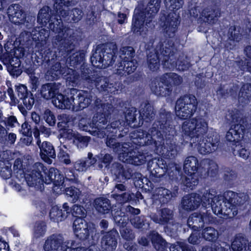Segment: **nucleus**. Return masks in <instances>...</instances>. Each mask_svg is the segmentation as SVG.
Wrapping results in <instances>:
<instances>
[{
  "label": "nucleus",
  "mask_w": 251,
  "mask_h": 251,
  "mask_svg": "<svg viewBox=\"0 0 251 251\" xmlns=\"http://www.w3.org/2000/svg\"><path fill=\"white\" fill-rule=\"evenodd\" d=\"M70 96V89L64 95L58 92L52 100V103L56 107L60 109H73V98H71Z\"/></svg>",
  "instance_id": "obj_30"
},
{
  "label": "nucleus",
  "mask_w": 251,
  "mask_h": 251,
  "mask_svg": "<svg viewBox=\"0 0 251 251\" xmlns=\"http://www.w3.org/2000/svg\"><path fill=\"white\" fill-rule=\"evenodd\" d=\"M51 11L50 8L48 6H44L41 8L38 15L37 21L38 22L43 25H45L48 23L50 21V19H52L53 16H51Z\"/></svg>",
  "instance_id": "obj_44"
},
{
  "label": "nucleus",
  "mask_w": 251,
  "mask_h": 251,
  "mask_svg": "<svg viewBox=\"0 0 251 251\" xmlns=\"http://www.w3.org/2000/svg\"><path fill=\"white\" fill-rule=\"evenodd\" d=\"M119 237V233L115 228L106 232L101 239L102 248L105 251H114L117 247Z\"/></svg>",
  "instance_id": "obj_28"
},
{
  "label": "nucleus",
  "mask_w": 251,
  "mask_h": 251,
  "mask_svg": "<svg viewBox=\"0 0 251 251\" xmlns=\"http://www.w3.org/2000/svg\"><path fill=\"white\" fill-rule=\"evenodd\" d=\"M113 219L117 226L119 227L122 237L126 241L132 240L134 234L132 230L126 226L129 221L128 216L122 210H119L114 213Z\"/></svg>",
  "instance_id": "obj_19"
},
{
  "label": "nucleus",
  "mask_w": 251,
  "mask_h": 251,
  "mask_svg": "<svg viewBox=\"0 0 251 251\" xmlns=\"http://www.w3.org/2000/svg\"><path fill=\"white\" fill-rule=\"evenodd\" d=\"M30 35L32 36L33 40L35 41L47 40L50 36V32L44 28L39 31H35L32 34L30 32L24 31L20 35L19 42L20 44L24 45L29 40Z\"/></svg>",
  "instance_id": "obj_31"
},
{
  "label": "nucleus",
  "mask_w": 251,
  "mask_h": 251,
  "mask_svg": "<svg viewBox=\"0 0 251 251\" xmlns=\"http://www.w3.org/2000/svg\"><path fill=\"white\" fill-rule=\"evenodd\" d=\"M89 165L88 164V161L85 160H79L74 164L73 168L67 169L65 172L66 178L71 183L77 184L79 182L78 175L75 172H82L85 171Z\"/></svg>",
  "instance_id": "obj_24"
},
{
  "label": "nucleus",
  "mask_w": 251,
  "mask_h": 251,
  "mask_svg": "<svg viewBox=\"0 0 251 251\" xmlns=\"http://www.w3.org/2000/svg\"><path fill=\"white\" fill-rule=\"evenodd\" d=\"M128 218L129 221L134 227L137 229L143 228V226L145 225L143 217L137 215L135 217L128 216Z\"/></svg>",
  "instance_id": "obj_57"
},
{
  "label": "nucleus",
  "mask_w": 251,
  "mask_h": 251,
  "mask_svg": "<svg viewBox=\"0 0 251 251\" xmlns=\"http://www.w3.org/2000/svg\"><path fill=\"white\" fill-rule=\"evenodd\" d=\"M162 156V155H161ZM154 158L148 163L147 168L151 176L160 178L167 174L169 179L172 182H179L182 177L181 166L170 161L176 158Z\"/></svg>",
  "instance_id": "obj_7"
},
{
  "label": "nucleus",
  "mask_w": 251,
  "mask_h": 251,
  "mask_svg": "<svg viewBox=\"0 0 251 251\" xmlns=\"http://www.w3.org/2000/svg\"><path fill=\"white\" fill-rule=\"evenodd\" d=\"M47 231V225L43 221H37L33 227V234L36 238L43 237Z\"/></svg>",
  "instance_id": "obj_49"
},
{
  "label": "nucleus",
  "mask_w": 251,
  "mask_h": 251,
  "mask_svg": "<svg viewBox=\"0 0 251 251\" xmlns=\"http://www.w3.org/2000/svg\"><path fill=\"white\" fill-rule=\"evenodd\" d=\"M160 0H151L146 11L139 12L135 9L132 24V31L137 35L144 36L148 30V26L153 16L158 11L160 6Z\"/></svg>",
  "instance_id": "obj_9"
},
{
  "label": "nucleus",
  "mask_w": 251,
  "mask_h": 251,
  "mask_svg": "<svg viewBox=\"0 0 251 251\" xmlns=\"http://www.w3.org/2000/svg\"><path fill=\"white\" fill-rule=\"evenodd\" d=\"M157 223L162 225H174V212L168 208H163L159 211Z\"/></svg>",
  "instance_id": "obj_40"
},
{
  "label": "nucleus",
  "mask_w": 251,
  "mask_h": 251,
  "mask_svg": "<svg viewBox=\"0 0 251 251\" xmlns=\"http://www.w3.org/2000/svg\"><path fill=\"white\" fill-rule=\"evenodd\" d=\"M0 123H3L7 127H13L15 126V124L19 125L17 119L14 116H10L6 118L0 115Z\"/></svg>",
  "instance_id": "obj_56"
},
{
  "label": "nucleus",
  "mask_w": 251,
  "mask_h": 251,
  "mask_svg": "<svg viewBox=\"0 0 251 251\" xmlns=\"http://www.w3.org/2000/svg\"><path fill=\"white\" fill-rule=\"evenodd\" d=\"M164 4L166 7L173 11L167 16L161 17V20L163 22L162 25L164 35L169 38L173 37L177 29L179 24V15L175 11L182 7L184 4L183 0H165Z\"/></svg>",
  "instance_id": "obj_11"
},
{
  "label": "nucleus",
  "mask_w": 251,
  "mask_h": 251,
  "mask_svg": "<svg viewBox=\"0 0 251 251\" xmlns=\"http://www.w3.org/2000/svg\"><path fill=\"white\" fill-rule=\"evenodd\" d=\"M216 95L220 100L226 99L229 96L228 89L225 85L220 84L216 90Z\"/></svg>",
  "instance_id": "obj_62"
},
{
  "label": "nucleus",
  "mask_w": 251,
  "mask_h": 251,
  "mask_svg": "<svg viewBox=\"0 0 251 251\" xmlns=\"http://www.w3.org/2000/svg\"><path fill=\"white\" fill-rule=\"evenodd\" d=\"M93 205L97 211L100 214H106L111 213L113 217V214L117 210L114 209L113 205L111 204L109 199L106 197H100L96 198L93 201Z\"/></svg>",
  "instance_id": "obj_26"
},
{
  "label": "nucleus",
  "mask_w": 251,
  "mask_h": 251,
  "mask_svg": "<svg viewBox=\"0 0 251 251\" xmlns=\"http://www.w3.org/2000/svg\"><path fill=\"white\" fill-rule=\"evenodd\" d=\"M202 229L201 235L205 240L211 242H215L217 241L219 233L216 229L211 226L204 227Z\"/></svg>",
  "instance_id": "obj_47"
},
{
  "label": "nucleus",
  "mask_w": 251,
  "mask_h": 251,
  "mask_svg": "<svg viewBox=\"0 0 251 251\" xmlns=\"http://www.w3.org/2000/svg\"><path fill=\"white\" fill-rule=\"evenodd\" d=\"M49 23V28L57 35L55 37V43L63 41L65 44L64 48L66 51H69L72 50L73 41L74 40V31L73 29L64 27L61 19L54 17L50 19Z\"/></svg>",
  "instance_id": "obj_13"
},
{
  "label": "nucleus",
  "mask_w": 251,
  "mask_h": 251,
  "mask_svg": "<svg viewBox=\"0 0 251 251\" xmlns=\"http://www.w3.org/2000/svg\"><path fill=\"white\" fill-rule=\"evenodd\" d=\"M85 209L86 208L82 205L74 204L72 208H70V213L75 218H80L84 219L86 216Z\"/></svg>",
  "instance_id": "obj_55"
},
{
  "label": "nucleus",
  "mask_w": 251,
  "mask_h": 251,
  "mask_svg": "<svg viewBox=\"0 0 251 251\" xmlns=\"http://www.w3.org/2000/svg\"><path fill=\"white\" fill-rule=\"evenodd\" d=\"M6 67L9 75L13 77L20 76L23 72V68L24 64H3Z\"/></svg>",
  "instance_id": "obj_50"
},
{
  "label": "nucleus",
  "mask_w": 251,
  "mask_h": 251,
  "mask_svg": "<svg viewBox=\"0 0 251 251\" xmlns=\"http://www.w3.org/2000/svg\"><path fill=\"white\" fill-rule=\"evenodd\" d=\"M74 243L75 241H72L71 246L69 247V242H64L62 234L54 233L50 235L45 241L44 249L46 251H72Z\"/></svg>",
  "instance_id": "obj_18"
},
{
  "label": "nucleus",
  "mask_w": 251,
  "mask_h": 251,
  "mask_svg": "<svg viewBox=\"0 0 251 251\" xmlns=\"http://www.w3.org/2000/svg\"><path fill=\"white\" fill-rule=\"evenodd\" d=\"M54 3L53 4V9L55 10L56 14L60 17H62L65 20L70 22L74 21L75 22L79 21L82 17V11L78 8H74L72 9L70 13L69 12V6H71L75 1L72 2L70 5L66 6L67 8H65V4H64V1L61 3V8L60 10L57 9L55 7V4L56 3L55 0H54Z\"/></svg>",
  "instance_id": "obj_23"
},
{
  "label": "nucleus",
  "mask_w": 251,
  "mask_h": 251,
  "mask_svg": "<svg viewBox=\"0 0 251 251\" xmlns=\"http://www.w3.org/2000/svg\"><path fill=\"white\" fill-rule=\"evenodd\" d=\"M121 54L120 58L121 61L119 63L124 62H132L133 58L135 55V50L132 47L127 46L124 47L120 49Z\"/></svg>",
  "instance_id": "obj_48"
},
{
  "label": "nucleus",
  "mask_w": 251,
  "mask_h": 251,
  "mask_svg": "<svg viewBox=\"0 0 251 251\" xmlns=\"http://www.w3.org/2000/svg\"><path fill=\"white\" fill-rule=\"evenodd\" d=\"M137 108L134 107L128 108L125 112V119L128 125L131 126L137 122L136 117L139 113Z\"/></svg>",
  "instance_id": "obj_52"
},
{
  "label": "nucleus",
  "mask_w": 251,
  "mask_h": 251,
  "mask_svg": "<svg viewBox=\"0 0 251 251\" xmlns=\"http://www.w3.org/2000/svg\"><path fill=\"white\" fill-rule=\"evenodd\" d=\"M110 171L114 179L120 183H125L133 176V170L129 167L118 162L113 163Z\"/></svg>",
  "instance_id": "obj_20"
},
{
  "label": "nucleus",
  "mask_w": 251,
  "mask_h": 251,
  "mask_svg": "<svg viewBox=\"0 0 251 251\" xmlns=\"http://www.w3.org/2000/svg\"><path fill=\"white\" fill-rule=\"evenodd\" d=\"M82 76L84 80L94 85L100 92L109 94H117L119 89L116 86V83H109L108 78L100 75L97 72H93L90 69H87L85 72L84 68H82Z\"/></svg>",
  "instance_id": "obj_14"
},
{
  "label": "nucleus",
  "mask_w": 251,
  "mask_h": 251,
  "mask_svg": "<svg viewBox=\"0 0 251 251\" xmlns=\"http://www.w3.org/2000/svg\"><path fill=\"white\" fill-rule=\"evenodd\" d=\"M251 99V83L244 84L238 95V101L244 105L248 104Z\"/></svg>",
  "instance_id": "obj_42"
},
{
  "label": "nucleus",
  "mask_w": 251,
  "mask_h": 251,
  "mask_svg": "<svg viewBox=\"0 0 251 251\" xmlns=\"http://www.w3.org/2000/svg\"><path fill=\"white\" fill-rule=\"evenodd\" d=\"M58 91L55 83H47L42 85L40 93L41 97L47 100L54 98Z\"/></svg>",
  "instance_id": "obj_39"
},
{
  "label": "nucleus",
  "mask_w": 251,
  "mask_h": 251,
  "mask_svg": "<svg viewBox=\"0 0 251 251\" xmlns=\"http://www.w3.org/2000/svg\"><path fill=\"white\" fill-rule=\"evenodd\" d=\"M227 36L230 40L239 42L242 38L240 27L236 25L231 26L228 29Z\"/></svg>",
  "instance_id": "obj_51"
},
{
  "label": "nucleus",
  "mask_w": 251,
  "mask_h": 251,
  "mask_svg": "<svg viewBox=\"0 0 251 251\" xmlns=\"http://www.w3.org/2000/svg\"><path fill=\"white\" fill-rule=\"evenodd\" d=\"M65 191V193L68 200L71 201L73 203H75L78 201L81 195V191L80 189L73 185H71L69 187H63Z\"/></svg>",
  "instance_id": "obj_45"
},
{
  "label": "nucleus",
  "mask_w": 251,
  "mask_h": 251,
  "mask_svg": "<svg viewBox=\"0 0 251 251\" xmlns=\"http://www.w3.org/2000/svg\"><path fill=\"white\" fill-rule=\"evenodd\" d=\"M101 51L100 48L98 46L95 52L91 57V63H102L104 60L105 57Z\"/></svg>",
  "instance_id": "obj_60"
},
{
  "label": "nucleus",
  "mask_w": 251,
  "mask_h": 251,
  "mask_svg": "<svg viewBox=\"0 0 251 251\" xmlns=\"http://www.w3.org/2000/svg\"><path fill=\"white\" fill-rule=\"evenodd\" d=\"M16 91L18 98L22 100L25 108L28 110H30L35 101L32 93L28 91L26 86L23 84L16 86Z\"/></svg>",
  "instance_id": "obj_27"
},
{
  "label": "nucleus",
  "mask_w": 251,
  "mask_h": 251,
  "mask_svg": "<svg viewBox=\"0 0 251 251\" xmlns=\"http://www.w3.org/2000/svg\"><path fill=\"white\" fill-rule=\"evenodd\" d=\"M40 155L41 159L49 164H51V158L55 159L56 152L52 144L48 141H44L40 147Z\"/></svg>",
  "instance_id": "obj_32"
},
{
  "label": "nucleus",
  "mask_w": 251,
  "mask_h": 251,
  "mask_svg": "<svg viewBox=\"0 0 251 251\" xmlns=\"http://www.w3.org/2000/svg\"><path fill=\"white\" fill-rule=\"evenodd\" d=\"M48 66L52 65L50 69L46 73V77L48 80L54 81L62 77L64 74L65 65L62 64H47Z\"/></svg>",
  "instance_id": "obj_37"
},
{
  "label": "nucleus",
  "mask_w": 251,
  "mask_h": 251,
  "mask_svg": "<svg viewBox=\"0 0 251 251\" xmlns=\"http://www.w3.org/2000/svg\"><path fill=\"white\" fill-rule=\"evenodd\" d=\"M70 208L67 202L63 204L62 209L58 205L51 207L49 216L50 220L54 222L59 223L64 221L70 214Z\"/></svg>",
  "instance_id": "obj_29"
},
{
  "label": "nucleus",
  "mask_w": 251,
  "mask_h": 251,
  "mask_svg": "<svg viewBox=\"0 0 251 251\" xmlns=\"http://www.w3.org/2000/svg\"><path fill=\"white\" fill-rule=\"evenodd\" d=\"M113 159V157L110 154L100 153L93 158V160H95L93 164L98 162V166L100 169H102L103 166L105 168H107L109 166Z\"/></svg>",
  "instance_id": "obj_46"
},
{
  "label": "nucleus",
  "mask_w": 251,
  "mask_h": 251,
  "mask_svg": "<svg viewBox=\"0 0 251 251\" xmlns=\"http://www.w3.org/2000/svg\"><path fill=\"white\" fill-rule=\"evenodd\" d=\"M139 113V122L143 124L144 122L150 123L153 121L155 116V111L149 103H146L144 107L138 112Z\"/></svg>",
  "instance_id": "obj_38"
},
{
  "label": "nucleus",
  "mask_w": 251,
  "mask_h": 251,
  "mask_svg": "<svg viewBox=\"0 0 251 251\" xmlns=\"http://www.w3.org/2000/svg\"><path fill=\"white\" fill-rule=\"evenodd\" d=\"M238 194L232 191L225 192L222 197H219L215 189L206 190L202 196L196 193L184 196L181 201V207L186 211H191L198 208L201 204L205 209L211 208L213 213L217 215L232 213L233 216L237 214L238 207L242 204Z\"/></svg>",
  "instance_id": "obj_2"
},
{
  "label": "nucleus",
  "mask_w": 251,
  "mask_h": 251,
  "mask_svg": "<svg viewBox=\"0 0 251 251\" xmlns=\"http://www.w3.org/2000/svg\"><path fill=\"white\" fill-rule=\"evenodd\" d=\"M211 221V216L204 213L195 212L187 220V225L194 231H198L204 227V225Z\"/></svg>",
  "instance_id": "obj_22"
},
{
  "label": "nucleus",
  "mask_w": 251,
  "mask_h": 251,
  "mask_svg": "<svg viewBox=\"0 0 251 251\" xmlns=\"http://www.w3.org/2000/svg\"><path fill=\"white\" fill-rule=\"evenodd\" d=\"M183 170L187 175L183 176L180 179L185 191L192 190L195 188L199 182L200 179L208 177L212 180L218 174V166L212 160H209L206 168L201 166V162L199 163L198 158L194 156L187 157L184 162Z\"/></svg>",
  "instance_id": "obj_5"
},
{
  "label": "nucleus",
  "mask_w": 251,
  "mask_h": 251,
  "mask_svg": "<svg viewBox=\"0 0 251 251\" xmlns=\"http://www.w3.org/2000/svg\"><path fill=\"white\" fill-rule=\"evenodd\" d=\"M151 133L142 129L132 131L129 134L131 142L123 147V152L121 153L123 159L134 166L145 164L149 152L140 148L148 146L159 155L170 158L177 156L178 151L175 138L177 131L171 112L164 109L159 113L152 125Z\"/></svg>",
  "instance_id": "obj_1"
},
{
  "label": "nucleus",
  "mask_w": 251,
  "mask_h": 251,
  "mask_svg": "<svg viewBox=\"0 0 251 251\" xmlns=\"http://www.w3.org/2000/svg\"><path fill=\"white\" fill-rule=\"evenodd\" d=\"M58 130L61 137L68 139L73 133L72 130L69 128L70 119L66 114L60 115L58 117Z\"/></svg>",
  "instance_id": "obj_35"
},
{
  "label": "nucleus",
  "mask_w": 251,
  "mask_h": 251,
  "mask_svg": "<svg viewBox=\"0 0 251 251\" xmlns=\"http://www.w3.org/2000/svg\"><path fill=\"white\" fill-rule=\"evenodd\" d=\"M198 100L193 95H185L179 98L176 103V113L180 120H188L196 112Z\"/></svg>",
  "instance_id": "obj_15"
},
{
  "label": "nucleus",
  "mask_w": 251,
  "mask_h": 251,
  "mask_svg": "<svg viewBox=\"0 0 251 251\" xmlns=\"http://www.w3.org/2000/svg\"><path fill=\"white\" fill-rule=\"evenodd\" d=\"M229 116L231 123L234 124L231 125L226 132V139L227 145L231 147V150L234 153L235 148L241 145V141L244 138L248 123L245 118L240 117L238 110H231Z\"/></svg>",
  "instance_id": "obj_8"
},
{
  "label": "nucleus",
  "mask_w": 251,
  "mask_h": 251,
  "mask_svg": "<svg viewBox=\"0 0 251 251\" xmlns=\"http://www.w3.org/2000/svg\"><path fill=\"white\" fill-rule=\"evenodd\" d=\"M170 251H196L195 248L185 243L179 242L178 244H172L169 247Z\"/></svg>",
  "instance_id": "obj_54"
},
{
  "label": "nucleus",
  "mask_w": 251,
  "mask_h": 251,
  "mask_svg": "<svg viewBox=\"0 0 251 251\" xmlns=\"http://www.w3.org/2000/svg\"><path fill=\"white\" fill-rule=\"evenodd\" d=\"M25 180L29 187H34L37 190L44 191V184L53 183L54 186L61 188L65 187L67 181L66 176L61 174L57 169L50 168L48 169L43 163L36 162L32 166L31 171L25 176Z\"/></svg>",
  "instance_id": "obj_6"
},
{
  "label": "nucleus",
  "mask_w": 251,
  "mask_h": 251,
  "mask_svg": "<svg viewBox=\"0 0 251 251\" xmlns=\"http://www.w3.org/2000/svg\"><path fill=\"white\" fill-rule=\"evenodd\" d=\"M70 98H73V110L80 111L88 107L92 103L93 96L87 91L72 88L70 89Z\"/></svg>",
  "instance_id": "obj_16"
},
{
  "label": "nucleus",
  "mask_w": 251,
  "mask_h": 251,
  "mask_svg": "<svg viewBox=\"0 0 251 251\" xmlns=\"http://www.w3.org/2000/svg\"><path fill=\"white\" fill-rule=\"evenodd\" d=\"M221 15L220 8L216 6L207 7L203 10L201 13L203 21L210 25L216 23Z\"/></svg>",
  "instance_id": "obj_34"
},
{
  "label": "nucleus",
  "mask_w": 251,
  "mask_h": 251,
  "mask_svg": "<svg viewBox=\"0 0 251 251\" xmlns=\"http://www.w3.org/2000/svg\"><path fill=\"white\" fill-rule=\"evenodd\" d=\"M76 239L86 246H92L97 244L100 237L94 225L83 218H75L73 225Z\"/></svg>",
  "instance_id": "obj_10"
},
{
  "label": "nucleus",
  "mask_w": 251,
  "mask_h": 251,
  "mask_svg": "<svg viewBox=\"0 0 251 251\" xmlns=\"http://www.w3.org/2000/svg\"><path fill=\"white\" fill-rule=\"evenodd\" d=\"M122 210V211L125 212L128 216H136L140 213V210L138 208H135L130 205L127 206L126 208H118L117 210Z\"/></svg>",
  "instance_id": "obj_64"
},
{
  "label": "nucleus",
  "mask_w": 251,
  "mask_h": 251,
  "mask_svg": "<svg viewBox=\"0 0 251 251\" xmlns=\"http://www.w3.org/2000/svg\"><path fill=\"white\" fill-rule=\"evenodd\" d=\"M45 121L50 126H53L56 123V118L53 113L50 109H46L44 114Z\"/></svg>",
  "instance_id": "obj_63"
},
{
  "label": "nucleus",
  "mask_w": 251,
  "mask_h": 251,
  "mask_svg": "<svg viewBox=\"0 0 251 251\" xmlns=\"http://www.w3.org/2000/svg\"><path fill=\"white\" fill-rule=\"evenodd\" d=\"M182 78L174 73H166L160 77V82L153 80L150 84L152 92L158 96L166 97L171 95L174 86L181 83Z\"/></svg>",
  "instance_id": "obj_12"
},
{
  "label": "nucleus",
  "mask_w": 251,
  "mask_h": 251,
  "mask_svg": "<svg viewBox=\"0 0 251 251\" xmlns=\"http://www.w3.org/2000/svg\"><path fill=\"white\" fill-rule=\"evenodd\" d=\"M68 139H73L74 144L78 148L87 147L91 139L90 136L82 135L78 132H73Z\"/></svg>",
  "instance_id": "obj_41"
},
{
  "label": "nucleus",
  "mask_w": 251,
  "mask_h": 251,
  "mask_svg": "<svg viewBox=\"0 0 251 251\" xmlns=\"http://www.w3.org/2000/svg\"><path fill=\"white\" fill-rule=\"evenodd\" d=\"M23 65V72L28 75H35V70L40 66L44 64H24Z\"/></svg>",
  "instance_id": "obj_59"
},
{
  "label": "nucleus",
  "mask_w": 251,
  "mask_h": 251,
  "mask_svg": "<svg viewBox=\"0 0 251 251\" xmlns=\"http://www.w3.org/2000/svg\"><path fill=\"white\" fill-rule=\"evenodd\" d=\"M248 240L239 234L236 235L231 243V248L232 251H246Z\"/></svg>",
  "instance_id": "obj_43"
},
{
  "label": "nucleus",
  "mask_w": 251,
  "mask_h": 251,
  "mask_svg": "<svg viewBox=\"0 0 251 251\" xmlns=\"http://www.w3.org/2000/svg\"><path fill=\"white\" fill-rule=\"evenodd\" d=\"M237 176L236 172L232 169L227 168L224 172V179L228 183H231L233 180H235Z\"/></svg>",
  "instance_id": "obj_61"
},
{
  "label": "nucleus",
  "mask_w": 251,
  "mask_h": 251,
  "mask_svg": "<svg viewBox=\"0 0 251 251\" xmlns=\"http://www.w3.org/2000/svg\"><path fill=\"white\" fill-rule=\"evenodd\" d=\"M179 186L175 185L172 190L160 187L156 188L152 195L153 203L157 206H163L167 204L177 197L178 194Z\"/></svg>",
  "instance_id": "obj_17"
},
{
  "label": "nucleus",
  "mask_w": 251,
  "mask_h": 251,
  "mask_svg": "<svg viewBox=\"0 0 251 251\" xmlns=\"http://www.w3.org/2000/svg\"><path fill=\"white\" fill-rule=\"evenodd\" d=\"M130 64H101V67L106 68L109 67H112L113 66V65H115V67H126L127 69L128 68L130 67V70L127 71V74H130V73L134 72L140 64H131V66H129Z\"/></svg>",
  "instance_id": "obj_58"
},
{
  "label": "nucleus",
  "mask_w": 251,
  "mask_h": 251,
  "mask_svg": "<svg viewBox=\"0 0 251 251\" xmlns=\"http://www.w3.org/2000/svg\"><path fill=\"white\" fill-rule=\"evenodd\" d=\"M12 164L9 161L0 162V176L4 179L11 177L12 174Z\"/></svg>",
  "instance_id": "obj_53"
},
{
  "label": "nucleus",
  "mask_w": 251,
  "mask_h": 251,
  "mask_svg": "<svg viewBox=\"0 0 251 251\" xmlns=\"http://www.w3.org/2000/svg\"><path fill=\"white\" fill-rule=\"evenodd\" d=\"M182 132L185 139L189 140L192 146L197 147L201 154L213 152L217 149L220 142L219 136L215 132H209L208 123L201 117H197L184 122Z\"/></svg>",
  "instance_id": "obj_4"
},
{
  "label": "nucleus",
  "mask_w": 251,
  "mask_h": 251,
  "mask_svg": "<svg viewBox=\"0 0 251 251\" xmlns=\"http://www.w3.org/2000/svg\"><path fill=\"white\" fill-rule=\"evenodd\" d=\"M65 65L64 69V74L63 75L62 77L66 80L67 84L69 86L75 87L77 86L79 82L80 75L79 74L75 69H71L68 67V65L71 67H77V65H80L81 73L82 75V68H84L85 72H87L86 69H89L86 68L88 64H62ZM81 76H82L81 75ZM84 79L83 78H82Z\"/></svg>",
  "instance_id": "obj_21"
},
{
  "label": "nucleus",
  "mask_w": 251,
  "mask_h": 251,
  "mask_svg": "<svg viewBox=\"0 0 251 251\" xmlns=\"http://www.w3.org/2000/svg\"><path fill=\"white\" fill-rule=\"evenodd\" d=\"M7 14L10 21L15 25H19L25 22L26 15L19 4L10 5L7 9Z\"/></svg>",
  "instance_id": "obj_25"
},
{
  "label": "nucleus",
  "mask_w": 251,
  "mask_h": 251,
  "mask_svg": "<svg viewBox=\"0 0 251 251\" xmlns=\"http://www.w3.org/2000/svg\"><path fill=\"white\" fill-rule=\"evenodd\" d=\"M98 46L100 48L102 53L104 54L105 62L109 63L119 62V60H116L117 56H115V53L117 52V47L115 43L111 42L99 45Z\"/></svg>",
  "instance_id": "obj_33"
},
{
  "label": "nucleus",
  "mask_w": 251,
  "mask_h": 251,
  "mask_svg": "<svg viewBox=\"0 0 251 251\" xmlns=\"http://www.w3.org/2000/svg\"><path fill=\"white\" fill-rule=\"evenodd\" d=\"M94 108L96 112L89 124L88 132L92 135L100 139L106 137V146L122 156L121 153L123 152V147L126 143L121 144L117 141V138L123 136L121 134H116L117 129L114 123H111L110 126L108 124L112 114L117 110L111 103L103 102L99 98H96L94 100Z\"/></svg>",
  "instance_id": "obj_3"
},
{
  "label": "nucleus",
  "mask_w": 251,
  "mask_h": 251,
  "mask_svg": "<svg viewBox=\"0 0 251 251\" xmlns=\"http://www.w3.org/2000/svg\"><path fill=\"white\" fill-rule=\"evenodd\" d=\"M148 237L157 251H168V244L157 232L150 231Z\"/></svg>",
  "instance_id": "obj_36"
}]
</instances>
